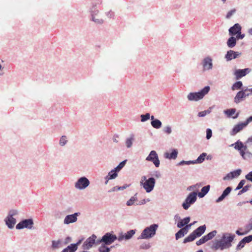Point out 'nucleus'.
Listing matches in <instances>:
<instances>
[{
  "instance_id": "nucleus-1",
  "label": "nucleus",
  "mask_w": 252,
  "mask_h": 252,
  "mask_svg": "<svg viewBox=\"0 0 252 252\" xmlns=\"http://www.w3.org/2000/svg\"><path fill=\"white\" fill-rule=\"evenodd\" d=\"M218 237L219 239H216L213 241L212 248L215 250L223 251L231 247L235 236L229 232H223L218 235Z\"/></svg>"
},
{
  "instance_id": "nucleus-2",
  "label": "nucleus",
  "mask_w": 252,
  "mask_h": 252,
  "mask_svg": "<svg viewBox=\"0 0 252 252\" xmlns=\"http://www.w3.org/2000/svg\"><path fill=\"white\" fill-rule=\"evenodd\" d=\"M210 90L209 86H205L204 88L197 92H191L187 96L188 100L189 101H198L202 99L208 94Z\"/></svg>"
},
{
  "instance_id": "nucleus-3",
  "label": "nucleus",
  "mask_w": 252,
  "mask_h": 252,
  "mask_svg": "<svg viewBox=\"0 0 252 252\" xmlns=\"http://www.w3.org/2000/svg\"><path fill=\"white\" fill-rule=\"evenodd\" d=\"M252 95V88H247L239 91L236 94L234 98V101L236 104H238L246 97Z\"/></svg>"
},
{
  "instance_id": "nucleus-4",
  "label": "nucleus",
  "mask_w": 252,
  "mask_h": 252,
  "mask_svg": "<svg viewBox=\"0 0 252 252\" xmlns=\"http://www.w3.org/2000/svg\"><path fill=\"white\" fill-rule=\"evenodd\" d=\"M197 200V192H191L189 194L185 201L182 203V207L184 209L188 210L190 206L194 204Z\"/></svg>"
},
{
  "instance_id": "nucleus-5",
  "label": "nucleus",
  "mask_w": 252,
  "mask_h": 252,
  "mask_svg": "<svg viewBox=\"0 0 252 252\" xmlns=\"http://www.w3.org/2000/svg\"><path fill=\"white\" fill-rule=\"evenodd\" d=\"M140 184L146 190V192H150L154 188L155 184V180L153 178L147 179L145 176H143L141 178Z\"/></svg>"
},
{
  "instance_id": "nucleus-6",
  "label": "nucleus",
  "mask_w": 252,
  "mask_h": 252,
  "mask_svg": "<svg viewBox=\"0 0 252 252\" xmlns=\"http://www.w3.org/2000/svg\"><path fill=\"white\" fill-rule=\"evenodd\" d=\"M157 227L158 225L157 224L151 225L150 226L147 227L142 231L138 238L149 239L152 237L156 234Z\"/></svg>"
},
{
  "instance_id": "nucleus-7",
  "label": "nucleus",
  "mask_w": 252,
  "mask_h": 252,
  "mask_svg": "<svg viewBox=\"0 0 252 252\" xmlns=\"http://www.w3.org/2000/svg\"><path fill=\"white\" fill-rule=\"evenodd\" d=\"M202 70L204 71L212 70L213 68V59L210 56H206L201 61Z\"/></svg>"
},
{
  "instance_id": "nucleus-8",
  "label": "nucleus",
  "mask_w": 252,
  "mask_h": 252,
  "mask_svg": "<svg viewBox=\"0 0 252 252\" xmlns=\"http://www.w3.org/2000/svg\"><path fill=\"white\" fill-rule=\"evenodd\" d=\"M117 239V238L115 235L107 233L102 237L100 242H104L106 245H110Z\"/></svg>"
},
{
  "instance_id": "nucleus-9",
  "label": "nucleus",
  "mask_w": 252,
  "mask_h": 252,
  "mask_svg": "<svg viewBox=\"0 0 252 252\" xmlns=\"http://www.w3.org/2000/svg\"><path fill=\"white\" fill-rule=\"evenodd\" d=\"M33 224V222L32 219L25 220L17 224L16 227L18 229H20L24 228L31 229Z\"/></svg>"
},
{
  "instance_id": "nucleus-10",
  "label": "nucleus",
  "mask_w": 252,
  "mask_h": 252,
  "mask_svg": "<svg viewBox=\"0 0 252 252\" xmlns=\"http://www.w3.org/2000/svg\"><path fill=\"white\" fill-rule=\"evenodd\" d=\"M192 225H193V224L190 223L189 224L185 226L184 227L181 228L175 234L176 239L178 240L179 238L184 237L185 235L187 234Z\"/></svg>"
},
{
  "instance_id": "nucleus-11",
  "label": "nucleus",
  "mask_w": 252,
  "mask_h": 252,
  "mask_svg": "<svg viewBox=\"0 0 252 252\" xmlns=\"http://www.w3.org/2000/svg\"><path fill=\"white\" fill-rule=\"evenodd\" d=\"M90 184V182L86 177H81L76 183L75 187L79 189H84L87 187Z\"/></svg>"
},
{
  "instance_id": "nucleus-12",
  "label": "nucleus",
  "mask_w": 252,
  "mask_h": 252,
  "mask_svg": "<svg viewBox=\"0 0 252 252\" xmlns=\"http://www.w3.org/2000/svg\"><path fill=\"white\" fill-rule=\"evenodd\" d=\"M241 55V53L230 50L225 54V59L227 61H230L240 57Z\"/></svg>"
},
{
  "instance_id": "nucleus-13",
  "label": "nucleus",
  "mask_w": 252,
  "mask_h": 252,
  "mask_svg": "<svg viewBox=\"0 0 252 252\" xmlns=\"http://www.w3.org/2000/svg\"><path fill=\"white\" fill-rule=\"evenodd\" d=\"M252 71V69L249 68H246L243 69H237L234 73L237 79L241 78Z\"/></svg>"
},
{
  "instance_id": "nucleus-14",
  "label": "nucleus",
  "mask_w": 252,
  "mask_h": 252,
  "mask_svg": "<svg viewBox=\"0 0 252 252\" xmlns=\"http://www.w3.org/2000/svg\"><path fill=\"white\" fill-rule=\"evenodd\" d=\"M178 151L176 149H170L168 152L164 153V158L168 159H176L177 158Z\"/></svg>"
},
{
  "instance_id": "nucleus-15",
  "label": "nucleus",
  "mask_w": 252,
  "mask_h": 252,
  "mask_svg": "<svg viewBox=\"0 0 252 252\" xmlns=\"http://www.w3.org/2000/svg\"><path fill=\"white\" fill-rule=\"evenodd\" d=\"M230 147H233L234 148L239 152L240 154L245 150H247V146L244 145L242 141L238 140L235 143H233L230 145Z\"/></svg>"
},
{
  "instance_id": "nucleus-16",
  "label": "nucleus",
  "mask_w": 252,
  "mask_h": 252,
  "mask_svg": "<svg viewBox=\"0 0 252 252\" xmlns=\"http://www.w3.org/2000/svg\"><path fill=\"white\" fill-rule=\"evenodd\" d=\"M96 236L93 235L92 236L88 238L83 245V247L84 249H90L95 242Z\"/></svg>"
},
{
  "instance_id": "nucleus-17",
  "label": "nucleus",
  "mask_w": 252,
  "mask_h": 252,
  "mask_svg": "<svg viewBox=\"0 0 252 252\" xmlns=\"http://www.w3.org/2000/svg\"><path fill=\"white\" fill-rule=\"evenodd\" d=\"M246 127V126L243 122L238 123L233 126V128L230 132V134L232 136H234Z\"/></svg>"
},
{
  "instance_id": "nucleus-18",
  "label": "nucleus",
  "mask_w": 252,
  "mask_h": 252,
  "mask_svg": "<svg viewBox=\"0 0 252 252\" xmlns=\"http://www.w3.org/2000/svg\"><path fill=\"white\" fill-rule=\"evenodd\" d=\"M80 214L79 213H75L72 215H67L65 217L64 220V223L69 224L77 221V217Z\"/></svg>"
},
{
  "instance_id": "nucleus-19",
  "label": "nucleus",
  "mask_w": 252,
  "mask_h": 252,
  "mask_svg": "<svg viewBox=\"0 0 252 252\" xmlns=\"http://www.w3.org/2000/svg\"><path fill=\"white\" fill-rule=\"evenodd\" d=\"M146 160L152 161L156 167H158V155L155 151H152L147 157Z\"/></svg>"
},
{
  "instance_id": "nucleus-20",
  "label": "nucleus",
  "mask_w": 252,
  "mask_h": 252,
  "mask_svg": "<svg viewBox=\"0 0 252 252\" xmlns=\"http://www.w3.org/2000/svg\"><path fill=\"white\" fill-rule=\"evenodd\" d=\"M232 190V188L227 187L222 192L221 195L216 200V203H219L223 201L227 196Z\"/></svg>"
},
{
  "instance_id": "nucleus-21",
  "label": "nucleus",
  "mask_w": 252,
  "mask_h": 252,
  "mask_svg": "<svg viewBox=\"0 0 252 252\" xmlns=\"http://www.w3.org/2000/svg\"><path fill=\"white\" fill-rule=\"evenodd\" d=\"M242 28L241 26L237 23L234 24V25L232 27H231L229 29V33L230 34L232 35H236L238 32H240V31H241Z\"/></svg>"
},
{
  "instance_id": "nucleus-22",
  "label": "nucleus",
  "mask_w": 252,
  "mask_h": 252,
  "mask_svg": "<svg viewBox=\"0 0 252 252\" xmlns=\"http://www.w3.org/2000/svg\"><path fill=\"white\" fill-rule=\"evenodd\" d=\"M98 10L93 11L92 14V20L97 24H102L103 22V20L98 15Z\"/></svg>"
},
{
  "instance_id": "nucleus-23",
  "label": "nucleus",
  "mask_w": 252,
  "mask_h": 252,
  "mask_svg": "<svg viewBox=\"0 0 252 252\" xmlns=\"http://www.w3.org/2000/svg\"><path fill=\"white\" fill-rule=\"evenodd\" d=\"M190 220V218L189 217H186L183 219H181L180 221L177 223V226L178 228H182L185 226L189 225V223Z\"/></svg>"
},
{
  "instance_id": "nucleus-24",
  "label": "nucleus",
  "mask_w": 252,
  "mask_h": 252,
  "mask_svg": "<svg viewBox=\"0 0 252 252\" xmlns=\"http://www.w3.org/2000/svg\"><path fill=\"white\" fill-rule=\"evenodd\" d=\"M206 227L205 225L200 226L192 232L196 237L201 236L205 231Z\"/></svg>"
},
{
  "instance_id": "nucleus-25",
  "label": "nucleus",
  "mask_w": 252,
  "mask_h": 252,
  "mask_svg": "<svg viewBox=\"0 0 252 252\" xmlns=\"http://www.w3.org/2000/svg\"><path fill=\"white\" fill-rule=\"evenodd\" d=\"M135 234V231L133 230H130L127 232L125 235H121L119 236L118 239L119 241H122L124 239L126 240L129 239L132 236Z\"/></svg>"
},
{
  "instance_id": "nucleus-26",
  "label": "nucleus",
  "mask_w": 252,
  "mask_h": 252,
  "mask_svg": "<svg viewBox=\"0 0 252 252\" xmlns=\"http://www.w3.org/2000/svg\"><path fill=\"white\" fill-rule=\"evenodd\" d=\"M236 113V109L234 108L229 109L224 111V113L227 116V117H232L233 119H236L239 114L237 113L235 116H233V115Z\"/></svg>"
},
{
  "instance_id": "nucleus-27",
  "label": "nucleus",
  "mask_w": 252,
  "mask_h": 252,
  "mask_svg": "<svg viewBox=\"0 0 252 252\" xmlns=\"http://www.w3.org/2000/svg\"><path fill=\"white\" fill-rule=\"evenodd\" d=\"M210 185H207L206 186L203 187L201 189V191L197 193V195H198V197L200 198H202L205 196L207 193L209 192L210 190Z\"/></svg>"
},
{
  "instance_id": "nucleus-28",
  "label": "nucleus",
  "mask_w": 252,
  "mask_h": 252,
  "mask_svg": "<svg viewBox=\"0 0 252 252\" xmlns=\"http://www.w3.org/2000/svg\"><path fill=\"white\" fill-rule=\"evenodd\" d=\"M16 223V220L11 216H8L6 220V223L9 228L13 227Z\"/></svg>"
},
{
  "instance_id": "nucleus-29",
  "label": "nucleus",
  "mask_w": 252,
  "mask_h": 252,
  "mask_svg": "<svg viewBox=\"0 0 252 252\" xmlns=\"http://www.w3.org/2000/svg\"><path fill=\"white\" fill-rule=\"evenodd\" d=\"M227 45L230 48H233L236 44V39L233 36L228 38L227 41Z\"/></svg>"
},
{
  "instance_id": "nucleus-30",
  "label": "nucleus",
  "mask_w": 252,
  "mask_h": 252,
  "mask_svg": "<svg viewBox=\"0 0 252 252\" xmlns=\"http://www.w3.org/2000/svg\"><path fill=\"white\" fill-rule=\"evenodd\" d=\"M240 155L244 159H249L252 158V154L247 149L244 150Z\"/></svg>"
},
{
  "instance_id": "nucleus-31",
  "label": "nucleus",
  "mask_w": 252,
  "mask_h": 252,
  "mask_svg": "<svg viewBox=\"0 0 252 252\" xmlns=\"http://www.w3.org/2000/svg\"><path fill=\"white\" fill-rule=\"evenodd\" d=\"M77 249V245H73L72 244L65 249H63L62 252H75Z\"/></svg>"
},
{
  "instance_id": "nucleus-32",
  "label": "nucleus",
  "mask_w": 252,
  "mask_h": 252,
  "mask_svg": "<svg viewBox=\"0 0 252 252\" xmlns=\"http://www.w3.org/2000/svg\"><path fill=\"white\" fill-rule=\"evenodd\" d=\"M207 156V154L205 153H202L196 159L194 160L193 162H194V164L197 163H202L205 158V157Z\"/></svg>"
},
{
  "instance_id": "nucleus-33",
  "label": "nucleus",
  "mask_w": 252,
  "mask_h": 252,
  "mask_svg": "<svg viewBox=\"0 0 252 252\" xmlns=\"http://www.w3.org/2000/svg\"><path fill=\"white\" fill-rule=\"evenodd\" d=\"M242 86L243 83L242 81H237L232 85L231 87V90L233 91L240 90L242 88Z\"/></svg>"
},
{
  "instance_id": "nucleus-34",
  "label": "nucleus",
  "mask_w": 252,
  "mask_h": 252,
  "mask_svg": "<svg viewBox=\"0 0 252 252\" xmlns=\"http://www.w3.org/2000/svg\"><path fill=\"white\" fill-rule=\"evenodd\" d=\"M196 237L193 234V232L190 233L187 237L184 240V243H187L188 242H192L195 239Z\"/></svg>"
},
{
  "instance_id": "nucleus-35",
  "label": "nucleus",
  "mask_w": 252,
  "mask_h": 252,
  "mask_svg": "<svg viewBox=\"0 0 252 252\" xmlns=\"http://www.w3.org/2000/svg\"><path fill=\"white\" fill-rule=\"evenodd\" d=\"M217 234V230H213L206 235H204L207 241L212 239Z\"/></svg>"
},
{
  "instance_id": "nucleus-36",
  "label": "nucleus",
  "mask_w": 252,
  "mask_h": 252,
  "mask_svg": "<svg viewBox=\"0 0 252 252\" xmlns=\"http://www.w3.org/2000/svg\"><path fill=\"white\" fill-rule=\"evenodd\" d=\"M241 170L240 169H238L236 170L230 172V173H231L232 178L234 179L239 176L241 173Z\"/></svg>"
},
{
  "instance_id": "nucleus-37",
  "label": "nucleus",
  "mask_w": 252,
  "mask_h": 252,
  "mask_svg": "<svg viewBox=\"0 0 252 252\" xmlns=\"http://www.w3.org/2000/svg\"><path fill=\"white\" fill-rule=\"evenodd\" d=\"M190 164H194V162H193V160H189V161L182 160L177 164V165H178V166H182L184 165H189Z\"/></svg>"
},
{
  "instance_id": "nucleus-38",
  "label": "nucleus",
  "mask_w": 252,
  "mask_h": 252,
  "mask_svg": "<svg viewBox=\"0 0 252 252\" xmlns=\"http://www.w3.org/2000/svg\"><path fill=\"white\" fill-rule=\"evenodd\" d=\"M162 132L167 134H170L172 132L171 127L169 126H166L163 127L161 130Z\"/></svg>"
},
{
  "instance_id": "nucleus-39",
  "label": "nucleus",
  "mask_w": 252,
  "mask_h": 252,
  "mask_svg": "<svg viewBox=\"0 0 252 252\" xmlns=\"http://www.w3.org/2000/svg\"><path fill=\"white\" fill-rule=\"evenodd\" d=\"M117 174L116 173V170H112L109 173L108 176L106 178H108V180L113 179H115L117 177Z\"/></svg>"
},
{
  "instance_id": "nucleus-40",
  "label": "nucleus",
  "mask_w": 252,
  "mask_h": 252,
  "mask_svg": "<svg viewBox=\"0 0 252 252\" xmlns=\"http://www.w3.org/2000/svg\"><path fill=\"white\" fill-rule=\"evenodd\" d=\"M245 231L248 234L251 230H252V220H250L249 223L245 226Z\"/></svg>"
},
{
  "instance_id": "nucleus-41",
  "label": "nucleus",
  "mask_w": 252,
  "mask_h": 252,
  "mask_svg": "<svg viewBox=\"0 0 252 252\" xmlns=\"http://www.w3.org/2000/svg\"><path fill=\"white\" fill-rule=\"evenodd\" d=\"M201 187V184H196L194 185L190 186L188 187L187 190L188 191H192L194 190L197 189L198 188H199Z\"/></svg>"
},
{
  "instance_id": "nucleus-42",
  "label": "nucleus",
  "mask_w": 252,
  "mask_h": 252,
  "mask_svg": "<svg viewBox=\"0 0 252 252\" xmlns=\"http://www.w3.org/2000/svg\"><path fill=\"white\" fill-rule=\"evenodd\" d=\"M134 139V136L132 135L130 138H127L126 140V144L127 148H130L132 145V141Z\"/></svg>"
},
{
  "instance_id": "nucleus-43",
  "label": "nucleus",
  "mask_w": 252,
  "mask_h": 252,
  "mask_svg": "<svg viewBox=\"0 0 252 252\" xmlns=\"http://www.w3.org/2000/svg\"><path fill=\"white\" fill-rule=\"evenodd\" d=\"M99 252H109L110 249L107 247L105 245H102L98 249Z\"/></svg>"
},
{
  "instance_id": "nucleus-44",
  "label": "nucleus",
  "mask_w": 252,
  "mask_h": 252,
  "mask_svg": "<svg viewBox=\"0 0 252 252\" xmlns=\"http://www.w3.org/2000/svg\"><path fill=\"white\" fill-rule=\"evenodd\" d=\"M246 243L243 240V239L238 243V245L236 246V250L237 251L241 250L245 247Z\"/></svg>"
},
{
  "instance_id": "nucleus-45",
  "label": "nucleus",
  "mask_w": 252,
  "mask_h": 252,
  "mask_svg": "<svg viewBox=\"0 0 252 252\" xmlns=\"http://www.w3.org/2000/svg\"><path fill=\"white\" fill-rule=\"evenodd\" d=\"M251 187V185H246V186H245L244 187H243V188H242V189H241V190H240L239 191V192H238V195H241V194H242V193H244V192H245L247 191L249 189H250V188Z\"/></svg>"
},
{
  "instance_id": "nucleus-46",
  "label": "nucleus",
  "mask_w": 252,
  "mask_h": 252,
  "mask_svg": "<svg viewBox=\"0 0 252 252\" xmlns=\"http://www.w3.org/2000/svg\"><path fill=\"white\" fill-rule=\"evenodd\" d=\"M207 242L205 237L204 236L201 238H200L199 240L197 241L196 242V244L197 246L201 245Z\"/></svg>"
},
{
  "instance_id": "nucleus-47",
  "label": "nucleus",
  "mask_w": 252,
  "mask_h": 252,
  "mask_svg": "<svg viewBox=\"0 0 252 252\" xmlns=\"http://www.w3.org/2000/svg\"><path fill=\"white\" fill-rule=\"evenodd\" d=\"M136 197H135V196H132L130 198V199H129L127 202H126V205L127 206H131L133 204H134L135 201L136 200Z\"/></svg>"
},
{
  "instance_id": "nucleus-48",
  "label": "nucleus",
  "mask_w": 252,
  "mask_h": 252,
  "mask_svg": "<svg viewBox=\"0 0 252 252\" xmlns=\"http://www.w3.org/2000/svg\"><path fill=\"white\" fill-rule=\"evenodd\" d=\"M236 12V9L235 8H233L231 9V10L229 11L226 15V19H230L231 16Z\"/></svg>"
},
{
  "instance_id": "nucleus-49",
  "label": "nucleus",
  "mask_w": 252,
  "mask_h": 252,
  "mask_svg": "<svg viewBox=\"0 0 252 252\" xmlns=\"http://www.w3.org/2000/svg\"><path fill=\"white\" fill-rule=\"evenodd\" d=\"M141 122H145L150 119V115L149 113H147L145 115H141Z\"/></svg>"
},
{
  "instance_id": "nucleus-50",
  "label": "nucleus",
  "mask_w": 252,
  "mask_h": 252,
  "mask_svg": "<svg viewBox=\"0 0 252 252\" xmlns=\"http://www.w3.org/2000/svg\"><path fill=\"white\" fill-rule=\"evenodd\" d=\"M245 183L246 181L245 180H242L238 184L237 187L235 189V190H239L241 189L243 187V186L245 185Z\"/></svg>"
},
{
  "instance_id": "nucleus-51",
  "label": "nucleus",
  "mask_w": 252,
  "mask_h": 252,
  "mask_svg": "<svg viewBox=\"0 0 252 252\" xmlns=\"http://www.w3.org/2000/svg\"><path fill=\"white\" fill-rule=\"evenodd\" d=\"M212 136V131L210 128H207L206 129V139L209 140L211 138Z\"/></svg>"
},
{
  "instance_id": "nucleus-52",
  "label": "nucleus",
  "mask_w": 252,
  "mask_h": 252,
  "mask_svg": "<svg viewBox=\"0 0 252 252\" xmlns=\"http://www.w3.org/2000/svg\"><path fill=\"white\" fill-rule=\"evenodd\" d=\"M243 240L245 242V243H249L252 241V235H250L248 236H246L244 237Z\"/></svg>"
},
{
  "instance_id": "nucleus-53",
  "label": "nucleus",
  "mask_w": 252,
  "mask_h": 252,
  "mask_svg": "<svg viewBox=\"0 0 252 252\" xmlns=\"http://www.w3.org/2000/svg\"><path fill=\"white\" fill-rule=\"evenodd\" d=\"M126 160H124V161H123L122 162H121L117 166V167L115 168V170L117 171V170H120V169H121L126 164Z\"/></svg>"
},
{
  "instance_id": "nucleus-54",
  "label": "nucleus",
  "mask_w": 252,
  "mask_h": 252,
  "mask_svg": "<svg viewBox=\"0 0 252 252\" xmlns=\"http://www.w3.org/2000/svg\"><path fill=\"white\" fill-rule=\"evenodd\" d=\"M66 137L65 136H63L60 140V144L61 146H63L64 145L66 142H67V140H66Z\"/></svg>"
},
{
  "instance_id": "nucleus-55",
  "label": "nucleus",
  "mask_w": 252,
  "mask_h": 252,
  "mask_svg": "<svg viewBox=\"0 0 252 252\" xmlns=\"http://www.w3.org/2000/svg\"><path fill=\"white\" fill-rule=\"evenodd\" d=\"M233 178H232V176H231V174L230 173H229L228 174H227L224 177H223V180L224 181H229V180H231L232 179H233Z\"/></svg>"
},
{
  "instance_id": "nucleus-56",
  "label": "nucleus",
  "mask_w": 252,
  "mask_h": 252,
  "mask_svg": "<svg viewBox=\"0 0 252 252\" xmlns=\"http://www.w3.org/2000/svg\"><path fill=\"white\" fill-rule=\"evenodd\" d=\"M126 188V187L123 186V187H115L112 189L111 190L109 191H115V190H123Z\"/></svg>"
},
{
  "instance_id": "nucleus-57",
  "label": "nucleus",
  "mask_w": 252,
  "mask_h": 252,
  "mask_svg": "<svg viewBox=\"0 0 252 252\" xmlns=\"http://www.w3.org/2000/svg\"><path fill=\"white\" fill-rule=\"evenodd\" d=\"M241 230H242V228H240L239 229L236 231V233L239 236H243L247 234V232L245 231L244 232H241Z\"/></svg>"
},
{
  "instance_id": "nucleus-58",
  "label": "nucleus",
  "mask_w": 252,
  "mask_h": 252,
  "mask_svg": "<svg viewBox=\"0 0 252 252\" xmlns=\"http://www.w3.org/2000/svg\"><path fill=\"white\" fill-rule=\"evenodd\" d=\"M181 218L178 214H176L173 218V220L175 221V224H176L180 221Z\"/></svg>"
},
{
  "instance_id": "nucleus-59",
  "label": "nucleus",
  "mask_w": 252,
  "mask_h": 252,
  "mask_svg": "<svg viewBox=\"0 0 252 252\" xmlns=\"http://www.w3.org/2000/svg\"><path fill=\"white\" fill-rule=\"evenodd\" d=\"M252 122V116H250L249 118H247V119L243 123L246 126H247L249 124L251 123Z\"/></svg>"
},
{
  "instance_id": "nucleus-60",
  "label": "nucleus",
  "mask_w": 252,
  "mask_h": 252,
  "mask_svg": "<svg viewBox=\"0 0 252 252\" xmlns=\"http://www.w3.org/2000/svg\"><path fill=\"white\" fill-rule=\"evenodd\" d=\"M245 34H242L241 33V31H240V32H238L237 34H236V37H235L236 39H242L243 38H244L245 37Z\"/></svg>"
},
{
  "instance_id": "nucleus-61",
  "label": "nucleus",
  "mask_w": 252,
  "mask_h": 252,
  "mask_svg": "<svg viewBox=\"0 0 252 252\" xmlns=\"http://www.w3.org/2000/svg\"><path fill=\"white\" fill-rule=\"evenodd\" d=\"M60 241H52V247L53 248H58L59 245L60 244Z\"/></svg>"
},
{
  "instance_id": "nucleus-62",
  "label": "nucleus",
  "mask_w": 252,
  "mask_h": 252,
  "mask_svg": "<svg viewBox=\"0 0 252 252\" xmlns=\"http://www.w3.org/2000/svg\"><path fill=\"white\" fill-rule=\"evenodd\" d=\"M206 115H207L206 112H205V110L198 112V113L197 114V116L199 117H205Z\"/></svg>"
},
{
  "instance_id": "nucleus-63",
  "label": "nucleus",
  "mask_w": 252,
  "mask_h": 252,
  "mask_svg": "<svg viewBox=\"0 0 252 252\" xmlns=\"http://www.w3.org/2000/svg\"><path fill=\"white\" fill-rule=\"evenodd\" d=\"M151 124L154 127H155L156 128H158V120L157 119L152 121L151 122Z\"/></svg>"
},
{
  "instance_id": "nucleus-64",
  "label": "nucleus",
  "mask_w": 252,
  "mask_h": 252,
  "mask_svg": "<svg viewBox=\"0 0 252 252\" xmlns=\"http://www.w3.org/2000/svg\"><path fill=\"white\" fill-rule=\"evenodd\" d=\"M212 109H213L212 107H210L207 110H205V112H206V114L208 115V114H209L210 113H211L212 112Z\"/></svg>"
}]
</instances>
